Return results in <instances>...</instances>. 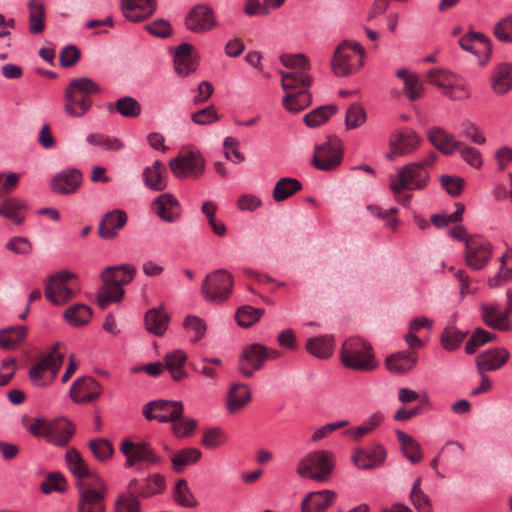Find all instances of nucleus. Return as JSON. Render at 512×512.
<instances>
[{
	"label": "nucleus",
	"mask_w": 512,
	"mask_h": 512,
	"mask_svg": "<svg viewBox=\"0 0 512 512\" xmlns=\"http://www.w3.org/2000/svg\"><path fill=\"white\" fill-rule=\"evenodd\" d=\"M136 275V269L132 264H122L106 267L101 278L103 286L97 293V302L101 309L107 308L113 302L123 299V286L130 283Z\"/></svg>",
	"instance_id": "obj_1"
},
{
	"label": "nucleus",
	"mask_w": 512,
	"mask_h": 512,
	"mask_svg": "<svg viewBox=\"0 0 512 512\" xmlns=\"http://www.w3.org/2000/svg\"><path fill=\"white\" fill-rule=\"evenodd\" d=\"M100 92V86L89 77L72 79L64 91V111L70 117L84 116L93 105L92 96Z\"/></svg>",
	"instance_id": "obj_2"
},
{
	"label": "nucleus",
	"mask_w": 512,
	"mask_h": 512,
	"mask_svg": "<svg viewBox=\"0 0 512 512\" xmlns=\"http://www.w3.org/2000/svg\"><path fill=\"white\" fill-rule=\"evenodd\" d=\"M437 159L435 152H430L425 158L418 162L409 163L398 170V181L390 184L395 194L403 190H421L425 188L430 175L428 168L432 167Z\"/></svg>",
	"instance_id": "obj_3"
},
{
	"label": "nucleus",
	"mask_w": 512,
	"mask_h": 512,
	"mask_svg": "<svg viewBox=\"0 0 512 512\" xmlns=\"http://www.w3.org/2000/svg\"><path fill=\"white\" fill-rule=\"evenodd\" d=\"M339 354L341 363L351 370L369 372L378 365L371 344L360 337L346 339Z\"/></svg>",
	"instance_id": "obj_4"
},
{
	"label": "nucleus",
	"mask_w": 512,
	"mask_h": 512,
	"mask_svg": "<svg viewBox=\"0 0 512 512\" xmlns=\"http://www.w3.org/2000/svg\"><path fill=\"white\" fill-rule=\"evenodd\" d=\"M335 456L328 450H316L305 455L297 464L296 473L319 483L328 482L335 468Z\"/></svg>",
	"instance_id": "obj_5"
},
{
	"label": "nucleus",
	"mask_w": 512,
	"mask_h": 512,
	"mask_svg": "<svg viewBox=\"0 0 512 512\" xmlns=\"http://www.w3.org/2000/svg\"><path fill=\"white\" fill-rule=\"evenodd\" d=\"M60 347V343L54 344L47 354L30 367L28 376L34 385L44 387L55 380L65 358V354L59 350Z\"/></svg>",
	"instance_id": "obj_6"
},
{
	"label": "nucleus",
	"mask_w": 512,
	"mask_h": 512,
	"mask_svg": "<svg viewBox=\"0 0 512 512\" xmlns=\"http://www.w3.org/2000/svg\"><path fill=\"white\" fill-rule=\"evenodd\" d=\"M363 58L364 49L358 42L343 41L333 55V72L339 77L354 74L363 66Z\"/></svg>",
	"instance_id": "obj_7"
},
{
	"label": "nucleus",
	"mask_w": 512,
	"mask_h": 512,
	"mask_svg": "<svg viewBox=\"0 0 512 512\" xmlns=\"http://www.w3.org/2000/svg\"><path fill=\"white\" fill-rule=\"evenodd\" d=\"M120 452L125 457L126 468H132L138 463H146L150 466L163 463V458L156 453L150 442L145 440L132 441L130 438H124L120 443Z\"/></svg>",
	"instance_id": "obj_8"
},
{
	"label": "nucleus",
	"mask_w": 512,
	"mask_h": 512,
	"mask_svg": "<svg viewBox=\"0 0 512 512\" xmlns=\"http://www.w3.org/2000/svg\"><path fill=\"white\" fill-rule=\"evenodd\" d=\"M77 291V277L67 270L52 275L45 286V296L54 305L65 304Z\"/></svg>",
	"instance_id": "obj_9"
},
{
	"label": "nucleus",
	"mask_w": 512,
	"mask_h": 512,
	"mask_svg": "<svg viewBox=\"0 0 512 512\" xmlns=\"http://www.w3.org/2000/svg\"><path fill=\"white\" fill-rule=\"evenodd\" d=\"M342 160L343 148L339 138L328 137L324 143L315 145L312 165L318 170H335L340 166Z\"/></svg>",
	"instance_id": "obj_10"
},
{
	"label": "nucleus",
	"mask_w": 512,
	"mask_h": 512,
	"mask_svg": "<svg viewBox=\"0 0 512 512\" xmlns=\"http://www.w3.org/2000/svg\"><path fill=\"white\" fill-rule=\"evenodd\" d=\"M232 289L233 277L226 270H216L209 274L201 288L204 298L216 304L226 302Z\"/></svg>",
	"instance_id": "obj_11"
},
{
	"label": "nucleus",
	"mask_w": 512,
	"mask_h": 512,
	"mask_svg": "<svg viewBox=\"0 0 512 512\" xmlns=\"http://www.w3.org/2000/svg\"><path fill=\"white\" fill-rule=\"evenodd\" d=\"M183 403L180 401L155 400L143 407V415L148 420L168 423L182 415Z\"/></svg>",
	"instance_id": "obj_12"
},
{
	"label": "nucleus",
	"mask_w": 512,
	"mask_h": 512,
	"mask_svg": "<svg viewBox=\"0 0 512 512\" xmlns=\"http://www.w3.org/2000/svg\"><path fill=\"white\" fill-rule=\"evenodd\" d=\"M506 297L507 302L503 312L496 304L480 305L481 319L486 326L500 331L510 329L509 316L512 313V290H507Z\"/></svg>",
	"instance_id": "obj_13"
},
{
	"label": "nucleus",
	"mask_w": 512,
	"mask_h": 512,
	"mask_svg": "<svg viewBox=\"0 0 512 512\" xmlns=\"http://www.w3.org/2000/svg\"><path fill=\"white\" fill-rule=\"evenodd\" d=\"M166 480L160 473H152L144 478H132L127 489L135 493L139 499H149L162 494L166 490Z\"/></svg>",
	"instance_id": "obj_14"
},
{
	"label": "nucleus",
	"mask_w": 512,
	"mask_h": 512,
	"mask_svg": "<svg viewBox=\"0 0 512 512\" xmlns=\"http://www.w3.org/2000/svg\"><path fill=\"white\" fill-rule=\"evenodd\" d=\"M265 345L252 343L246 345L239 356L238 371L246 378H251L255 371L264 366Z\"/></svg>",
	"instance_id": "obj_15"
},
{
	"label": "nucleus",
	"mask_w": 512,
	"mask_h": 512,
	"mask_svg": "<svg viewBox=\"0 0 512 512\" xmlns=\"http://www.w3.org/2000/svg\"><path fill=\"white\" fill-rule=\"evenodd\" d=\"M492 256L491 244L478 237L466 240L465 260L473 270H480L486 266Z\"/></svg>",
	"instance_id": "obj_16"
},
{
	"label": "nucleus",
	"mask_w": 512,
	"mask_h": 512,
	"mask_svg": "<svg viewBox=\"0 0 512 512\" xmlns=\"http://www.w3.org/2000/svg\"><path fill=\"white\" fill-rule=\"evenodd\" d=\"M169 166L177 178L199 177L204 171L205 160L199 153H188L172 159Z\"/></svg>",
	"instance_id": "obj_17"
},
{
	"label": "nucleus",
	"mask_w": 512,
	"mask_h": 512,
	"mask_svg": "<svg viewBox=\"0 0 512 512\" xmlns=\"http://www.w3.org/2000/svg\"><path fill=\"white\" fill-rule=\"evenodd\" d=\"M421 138L413 130L404 129L391 134L389 145L391 152L387 155L390 160L396 156H402L413 153L419 148Z\"/></svg>",
	"instance_id": "obj_18"
},
{
	"label": "nucleus",
	"mask_w": 512,
	"mask_h": 512,
	"mask_svg": "<svg viewBox=\"0 0 512 512\" xmlns=\"http://www.w3.org/2000/svg\"><path fill=\"white\" fill-rule=\"evenodd\" d=\"M78 486L82 489L77 502V512H106L107 487L102 481L98 489L83 488L81 482Z\"/></svg>",
	"instance_id": "obj_19"
},
{
	"label": "nucleus",
	"mask_w": 512,
	"mask_h": 512,
	"mask_svg": "<svg viewBox=\"0 0 512 512\" xmlns=\"http://www.w3.org/2000/svg\"><path fill=\"white\" fill-rule=\"evenodd\" d=\"M103 388L98 381L90 376L78 378L70 388V397L77 404H88L95 401Z\"/></svg>",
	"instance_id": "obj_20"
},
{
	"label": "nucleus",
	"mask_w": 512,
	"mask_h": 512,
	"mask_svg": "<svg viewBox=\"0 0 512 512\" xmlns=\"http://www.w3.org/2000/svg\"><path fill=\"white\" fill-rule=\"evenodd\" d=\"M75 432L76 427L69 419L56 418L48 422L46 441L59 447H66Z\"/></svg>",
	"instance_id": "obj_21"
},
{
	"label": "nucleus",
	"mask_w": 512,
	"mask_h": 512,
	"mask_svg": "<svg viewBox=\"0 0 512 512\" xmlns=\"http://www.w3.org/2000/svg\"><path fill=\"white\" fill-rule=\"evenodd\" d=\"M185 24L190 31L196 33L206 32L216 24L214 11L208 5H197L187 14Z\"/></svg>",
	"instance_id": "obj_22"
},
{
	"label": "nucleus",
	"mask_w": 512,
	"mask_h": 512,
	"mask_svg": "<svg viewBox=\"0 0 512 512\" xmlns=\"http://www.w3.org/2000/svg\"><path fill=\"white\" fill-rule=\"evenodd\" d=\"M459 45L462 49L477 55L482 64L487 62L492 52L490 39L478 32H470L462 36L459 39Z\"/></svg>",
	"instance_id": "obj_23"
},
{
	"label": "nucleus",
	"mask_w": 512,
	"mask_h": 512,
	"mask_svg": "<svg viewBox=\"0 0 512 512\" xmlns=\"http://www.w3.org/2000/svg\"><path fill=\"white\" fill-rule=\"evenodd\" d=\"M510 353L506 348L495 347L477 355L475 362L477 372L495 371L503 367L509 360Z\"/></svg>",
	"instance_id": "obj_24"
},
{
	"label": "nucleus",
	"mask_w": 512,
	"mask_h": 512,
	"mask_svg": "<svg viewBox=\"0 0 512 512\" xmlns=\"http://www.w3.org/2000/svg\"><path fill=\"white\" fill-rule=\"evenodd\" d=\"M125 211L115 209L107 212L101 219L98 226V235L102 239H114L118 236L119 230L127 223Z\"/></svg>",
	"instance_id": "obj_25"
},
{
	"label": "nucleus",
	"mask_w": 512,
	"mask_h": 512,
	"mask_svg": "<svg viewBox=\"0 0 512 512\" xmlns=\"http://www.w3.org/2000/svg\"><path fill=\"white\" fill-rule=\"evenodd\" d=\"M82 183V174L78 169H68L58 173L51 181L50 188L56 194L66 195L77 191Z\"/></svg>",
	"instance_id": "obj_26"
},
{
	"label": "nucleus",
	"mask_w": 512,
	"mask_h": 512,
	"mask_svg": "<svg viewBox=\"0 0 512 512\" xmlns=\"http://www.w3.org/2000/svg\"><path fill=\"white\" fill-rule=\"evenodd\" d=\"M121 9L126 19L139 22L156 10V0H122Z\"/></svg>",
	"instance_id": "obj_27"
},
{
	"label": "nucleus",
	"mask_w": 512,
	"mask_h": 512,
	"mask_svg": "<svg viewBox=\"0 0 512 512\" xmlns=\"http://www.w3.org/2000/svg\"><path fill=\"white\" fill-rule=\"evenodd\" d=\"M151 208L157 216L166 222H174L180 217L179 202L170 193H163L154 199Z\"/></svg>",
	"instance_id": "obj_28"
},
{
	"label": "nucleus",
	"mask_w": 512,
	"mask_h": 512,
	"mask_svg": "<svg viewBox=\"0 0 512 512\" xmlns=\"http://www.w3.org/2000/svg\"><path fill=\"white\" fill-rule=\"evenodd\" d=\"M337 499V493L333 490H321L310 492L302 501L303 512H324L332 506Z\"/></svg>",
	"instance_id": "obj_29"
},
{
	"label": "nucleus",
	"mask_w": 512,
	"mask_h": 512,
	"mask_svg": "<svg viewBox=\"0 0 512 512\" xmlns=\"http://www.w3.org/2000/svg\"><path fill=\"white\" fill-rule=\"evenodd\" d=\"M427 137L432 145L445 155H452L461 147V142L440 127H432L427 132Z\"/></svg>",
	"instance_id": "obj_30"
},
{
	"label": "nucleus",
	"mask_w": 512,
	"mask_h": 512,
	"mask_svg": "<svg viewBox=\"0 0 512 512\" xmlns=\"http://www.w3.org/2000/svg\"><path fill=\"white\" fill-rule=\"evenodd\" d=\"M417 353L412 350L393 353L385 360V366L391 373L403 374L412 370L417 363Z\"/></svg>",
	"instance_id": "obj_31"
},
{
	"label": "nucleus",
	"mask_w": 512,
	"mask_h": 512,
	"mask_svg": "<svg viewBox=\"0 0 512 512\" xmlns=\"http://www.w3.org/2000/svg\"><path fill=\"white\" fill-rule=\"evenodd\" d=\"M194 47L189 43L180 44L174 53V68L178 75L187 76L197 69V61L192 55Z\"/></svg>",
	"instance_id": "obj_32"
},
{
	"label": "nucleus",
	"mask_w": 512,
	"mask_h": 512,
	"mask_svg": "<svg viewBox=\"0 0 512 512\" xmlns=\"http://www.w3.org/2000/svg\"><path fill=\"white\" fill-rule=\"evenodd\" d=\"M188 355L181 349H175L164 356V369H166L173 381L180 382L188 377L184 369Z\"/></svg>",
	"instance_id": "obj_33"
},
{
	"label": "nucleus",
	"mask_w": 512,
	"mask_h": 512,
	"mask_svg": "<svg viewBox=\"0 0 512 512\" xmlns=\"http://www.w3.org/2000/svg\"><path fill=\"white\" fill-rule=\"evenodd\" d=\"M490 84L495 94H507L512 89V63L497 65L490 76Z\"/></svg>",
	"instance_id": "obj_34"
},
{
	"label": "nucleus",
	"mask_w": 512,
	"mask_h": 512,
	"mask_svg": "<svg viewBox=\"0 0 512 512\" xmlns=\"http://www.w3.org/2000/svg\"><path fill=\"white\" fill-rule=\"evenodd\" d=\"M251 401V393L246 384H232L226 400V408L230 413H237Z\"/></svg>",
	"instance_id": "obj_35"
},
{
	"label": "nucleus",
	"mask_w": 512,
	"mask_h": 512,
	"mask_svg": "<svg viewBox=\"0 0 512 512\" xmlns=\"http://www.w3.org/2000/svg\"><path fill=\"white\" fill-rule=\"evenodd\" d=\"M305 347L312 356L319 359H328L333 354L335 340L330 335L311 337L306 341Z\"/></svg>",
	"instance_id": "obj_36"
},
{
	"label": "nucleus",
	"mask_w": 512,
	"mask_h": 512,
	"mask_svg": "<svg viewBox=\"0 0 512 512\" xmlns=\"http://www.w3.org/2000/svg\"><path fill=\"white\" fill-rule=\"evenodd\" d=\"M144 322L148 332L162 336L167 330L169 316L162 308H153L146 312Z\"/></svg>",
	"instance_id": "obj_37"
},
{
	"label": "nucleus",
	"mask_w": 512,
	"mask_h": 512,
	"mask_svg": "<svg viewBox=\"0 0 512 512\" xmlns=\"http://www.w3.org/2000/svg\"><path fill=\"white\" fill-rule=\"evenodd\" d=\"M281 86L284 90H302L307 89L312 84V78L307 71L293 70L289 72H280Z\"/></svg>",
	"instance_id": "obj_38"
},
{
	"label": "nucleus",
	"mask_w": 512,
	"mask_h": 512,
	"mask_svg": "<svg viewBox=\"0 0 512 512\" xmlns=\"http://www.w3.org/2000/svg\"><path fill=\"white\" fill-rule=\"evenodd\" d=\"M201 456V451L194 447H187L176 451L171 457L172 469L177 473H181L187 466L197 463Z\"/></svg>",
	"instance_id": "obj_39"
},
{
	"label": "nucleus",
	"mask_w": 512,
	"mask_h": 512,
	"mask_svg": "<svg viewBox=\"0 0 512 512\" xmlns=\"http://www.w3.org/2000/svg\"><path fill=\"white\" fill-rule=\"evenodd\" d=\"M65 462L69 471L79 480L90 476V470L76 448H69L65 453Z\"/></svg>",
	"instance_id": "obj_40"
},
{
	"label": "nucleus",
	"mask_w": 512,
	"mask_h": 512,
	"mask_svg": "<svg viewBox=\"0 0 512 512\" xmlns=\"http://www.w3.org/2000/svg\"><path fill=\"white\" fill-rule=\"evenodd\" d=\"M27 335L25 325L9 326L0 330V347L5 350L14 349Z\"/></svg>",
	"instance_id": "obj_41"
},
{
	"label": "nucleus",
	"mask_w": 512,
	"mask_h": 512,
	"mask_svg": "<svg viewBox=\"0 0 512 512\" xmlns=\"http://www.w3.org/2000/svg\"><path fill=\"white\" fill-rule=\"evenodd\" d=\"M312 97L307 89L287 93L283 98V106L292 113H298L311 104Z\"/></svg>",
	"instance_id": "obj_42"
},
{
	"label": "nucleus",
	"mask_w": 512,
	"mask_h": 512,
	"mask_svg": "<svg viewBox=\"0 0 512 512\" xmlns=\"http://www.w3.org/2000/svg\"><path fill=\"white\" fill-rule=\"evenodd\" d=\"M26 208L25 202L16 198H9L0 203V215L10 219L14 224L20 225L24 221V216L21 213Z\"/></svg>",
	"instance_id": "obj_43"
},
{
	"label": "nucleus",
	"mask_w": 512,
	"mask_h": 512,
	"mask_svg": "<svg viewBox=\"0 0 512 512\" xmlns=\"http://www.w3.org/2000/svg\"><path fill=\"white\" fill-rule=\"evenodd\" d=\"M165 166L159 160L155 161L152 166L146 167L143 171V180L145 185L155 191H161L165 188L163 181V172Z\"/></svg>",
	"instance_id": "obj_44"
},
{
	"label": "nucleus",
	"mask_w": 512,
	"mask_h": 512,
	"mask_svg": "<svg viewBox=\"0 0 512 512\" xmlns=\"http://www.w3.org/2000/svg\"><path fill=\"white\" fill-rule=\"evenodd\" d=\"M396 435L404 455L414 464L420 462L423 458L420 444L404 431L397 430Z\"/></svg>",
	"instance_id": "obj_45"
},
{
	"label": "nucleus",
	"mask_w": 512,
	"mask_h": 512,
	"mask_svg": "<svg viewBox=\"0 0 512 512\" xmlns=\"http://www.w3.org/2000/svg\"><path fill=\"white\" fill-rule=\"evenodd\" d=\"M302 189V184L295 178L284 177L281 178L274 186L273 199L281 202L291 197Z\"/></svg>",
	"instance_id": "obj_46"
},
{
	"label": "nucleus",
	"mask_w": 512,
	"mask_h": 512,
	"mask_svg": "<svg viewBox=\"0 0 512 512\" xmlns=\"http://www.w3.org/2000/svg\"><path fill=\"white\" fill-rule=\"evenodd\" d=\"M338 111L337 105L330 104L317 107L304 116L308 127L314 128L326 123Z\"/></svg>",
	"instance_id": "obj_47"
},
{
	"label": "nucleus",
	"mask_w": 512,
	"mask_h": 512,
	"mask_svg": "<svg viewBox=\"0 0 512 512\" xmlns=\"http://www.w3.org/2000/svg\"><path fill=\"white\" fill-rule=\"evenodd\" d=\"M64 318L71 326H83L91 320L92 310L85 304H75L64 312Z\"/></svg>",
	"instance_id": "obj_48"
},
{
	"label": "nucleus",
	"mask_w": 512,
	"mask_h": 512,
	"mask_svg": "<svg viewBox=\"0 0 512 512\" xmlns=\"http://www.w3.org/2000/svg\"><path fill=\"white\" fill-rule=\"evenodd\" d=\"M498 336L495 333L489 332L481 327H477L472 332L470 338L465 344V352L469 355L474 354L477 349L486 343L497 341Z\"/></svg>",
	"instance_id": "obj_49"
},
{
	"label": "nucleus",
	"mask_w": 512,
	"mask_h": 512,
	"mask_svg": "<svg viewBox=\"0 0 512 512\" xmlns=\"http://www.w3.org/2000/svg\"><path fill=\"white\" fill-rule=\"evenodd\" d=\"M141 509L140 499L128 489L117 495L113 506L114 512H141Z\"/></svg>",
	"instance_id": "obj_50"
},
{
	"label": "nucleus",
	"mask_w": 512,
	"mask_h": 512,
	"mask_svg": "<svg viewBox=\"0 0 512 512\" xmlns=\"http://www.w3.org/2000/svg\"><path fill=\"white\" fill-rule=\"evenodd\" d=\"M29 8V32L39 34L45 29V8L42 3L30 1Z\"/></svg>",
	"instance_id": "obj_51"
},
{
	"label": "nucleus",
	"mask_w": 512,
	"mask_h": 512,
	"mask_svg": "<svg viewBox=\"0 0 512 512\" xmlns=\"http://www.w3.org/2000/svg\"><path fill=\"white\" fill-rule=\"evenodd\" d=\"M467 334V331H461L454 326H449L442 331L440 343L445 350L454 351L460 347Z\"/></svg>",
	"instance_id": "obj_52"
},
{
	"label": "nucleus",
	"mask_w": 512,
	"mask_h": 512,
	"mask_svg": "<svg viewBox=\"0 0 512 512\" xmlns=\"http://www.w3.org/2000/svg\"><path fill=\"white\" fill-rule=\"evenodd\" d=\"M263 314L264 309L244 305L237 309L235 319L239 326L248 328L258 322Z\"/></svg>",
	"instance_id": "obj_53"
},
{
	"label": "nucleus",
	"mask_w": 512,
	"mask_h": 512,
	"mask_svg": "<svg viewBox=\"0 0 512 512\" xmlns=\"http://www.w3.org/2000/svg\"><path fill=\"white\" fill-rule=\"evenodd\" d=\"M410 499L418 512H431L432 504L429 496L421 489V478L415 479L411 492Z\"/></svg>",
	"instance_id": "obj_54"
},
{
	"label": "nucleus",
	"mask_w": 512,
	"mask_h": 512,
	"mask_svg": "<svg viewBox=\"0 0 512 512\" xmlns=\"http://www.w3.org/2000/svg\"><path fill=\"white\" fill-rule=\"evenodd\" d=\"M512 278V249H507L501 257L500 271L489 279L490 287H497Z\"/></svg>",
	"instance_id": "obj_55"
},
{
	"label": "nucleus",
	"mask_w": 512,
	"mask_h": 512,
	"mask_svg": "<svg viewBox=\"0 0 512 512\" xmlns=\"http://www.w3.org/2000/svg\"><path fill=\"white\" fill-rule=\"evenodd\" d=\"M88 446L93 456L100 462L111 459L114 454L113 444L106 438L92 439Z\"/></svg>",
	"instance_id": "obj_56"
},
{
	"label": "nucleus",
	"mask_w": 512,
	"mask_h": 512,
	"mask_svg": "<svg viewBox=\"0 0 512 512\" xmlns=\"http://www.w3.org/2000/svg\"><path fill=\"white\" fill-rule=\"evenodd\" d=\"M170 423L173 434L179 439L191 436L198 425L195 419L184 417L183 414Z\"/></svg>",
	"instance_id": "obj_57"
},
{
	"label": "nucleus",
	"mask_w": 512,
	"mask_h": 512,
	"mask_svg": "<svg viewBox=\"0 0 512 512\" xmlns=\"http://www.w3.org/2000/svg\"><path fill=\"white\" fill-rule=\"evenodd\" d=\"M173 499L177 504L184 507H193L197 504L185 479H180L176 483L173 490Z\"/></svg>",
	"instance_id": "obj_58"
},
{
	"label": "nucleus",
	"mask_w": 512,
	"mask_h": 512,
	"mask_svg": "<svg viewBox=\"0 0 512 512\" xmlns=\"http://www.w3.org/2000/svg\"><path fill=\"white\" fill-rule=\"evenodd\" d=\"M455 76V74L443 68H433L427 72L426 81L445 91L448 86L452 85V80Z\"/></svg>",
	"instance_id": "obj_59"
},
{
	"label": "nucleus",
	"mask_w": 512,
	"mask_h": 512,
	"mask_svg": "<svg viewBox=\"0 0 512 512\" xmlns=\"http://www.w3.org/2000/svg\"><path fill=\"white\" fill-rule=\"evenodd\" d=\"M115 109L126 118H136L141 114V105L133 97L119 98L115 103Z\"/></svg>",
	"instance_id": "obj_60"
},
{
	"label": "nucleus",
	"mask_w": 512,
	"mask_h": 512,
	"mask_svg": "<svg viewBox=\"0 0 512 512\" xmlns=\"http://www.w3.org/2000/svg\"><path fill=\"white\" fill-rule=\"evenodd\" d=\"M87 142L107 151H119L123 143L116 137H109L101 133H92L87 136Z\"/></svg>",
	"instance_id": "obj_61"
},
{
	"label": "nucleus",
	"mask_w": 512,
	"mask_h": 512,
	"mask_svg": "<svg viewBox=\"0 0 512 512\" xmlns=\"http://www.w3.org/2000/svg\"><path fill=\"white\" fill-rule=\"evenodd\" d=\"M463 455V447L458 442H449L442 449L440 454L431 461V466L435 469L440 457L446 464H450L461 459Z\"/></svg>",
	"instance_id": "obj_62"
},
{
	"label": "nucleus",
	"mask_w": 512,
	"mask_h": 512,
	"mask_svg": "<svg viewBox=\"0 0 512 512\" xmlns=\"http://www.w3.org/2000/svg\"><path fill=\"white\" fill-rule=\"evenodd\" d=\"M493 34L500 42L512 44V13L496 22Z\"/></svg>",
	"instance_id": "obj_63"
},
{
	"label": "nucleus",
	"mask_w": 512,
	"mask_h": 512,
	"mask_svg": "<svg viewBox=\"0 0 512 512\" xmlns=\"http://www.w3.org/2000/svg\"><path fill=\"white\" fill-rule=\"evenodd\" d=\"M227 442V435L218 427L206 429L203 433L201 444L209 449L224 445Z\"/></svg>",
	"instance_id": "obj_64"
}]
</instances>
